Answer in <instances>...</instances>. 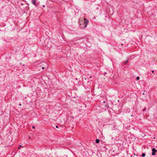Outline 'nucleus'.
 Listing matches in <instances>:
<instances>
[{"label": "nucleus", "mask_w": 157, "mask_h": 157, "mask_svg": "<svg viewBox=\"0 0 157 157\" xmlns=\"http://www.w3.org/2000/svg\"><path fill=\"white\" fill-rule=\"evenodd\" d=\"M19 105L20 106H21V104H19Z\"/></svg>", "instance_id": "obj_13"}, {"label": "nucleus", "mask_w": 157, "mask_h": 157, "mask_svg": "<svg viewBox=\"0 0 157 157\" xmlns=\"http://www.w3.org/2000/svg\"><path fill=\"white\" fill-rule=\"evenodd\" d=\"M152 150V152L151 154L153 155H155V153L157 152V150H156L155 148H153Z\"/></svg>", "instance_id": "obj_2"}, {"label": "nucleus", "mask_w": 157, "mask_h": 157, "mask_svg": "<svg viewBox=\"0 0 157 157\" xmlns=\"http://www.w3.org/2000/svg\"><path fill=\"white\" fill-rule=\"evenodd\" d=\"M152 73H154V71H152Z\"/></svg>", "instance_id": "obj_14"}, {"label": "nucleus", "mask_w": 157, "mask_h": 157, "mask_svg": "<svg viewBox=\"0 0 157 157\" xmlns=\"http://www.w3.org/2000/svg\"><path fill=\"white\" fill-rule=\"evenodd\" d=\"M21 147H23V146H22L21 145H20L18 147V149H20V148Z\"/></svg>", "instance_id": "obj_7"}, {"label": "nucleus", "mask_w": 157, "mask_h": 157, "mask_svg": "<svg viewBox=\"0 0 157 157\" xmlns=\"http://www.w3.org/2000/svg\"><path fill=\"white\" fill-rule=\"evenodd\" d=\"M103 102L105 103V101H104Z\"/></svg>", "instance_id": "obj_16"}, {"label": "nucleus", "mask_w": 157, "mask_h": 157, "mask_svg": "<svg viewBox=\"0 0 157 157\" xmlns=\"http://www.w3.org/2000/svg\"><path fill=\"white\" fill-rule=\"evenodd\" d=\"M88 22V20L86 19L85 18H84V19H82V20H80V21L78 23L80 25L79 26L80 28H82V25L83 24L84 25V26L83 27V29H85L86 27Z\"/></svg>", "instance_id": "obj_1"}, {"label": "nucleus", "mask_w": 157, "mask_h": 157, "mask_svg": "<svg viewBox=\"0 0 157 157\" xmlns=\"http://www.w3.org/2000/svg\"><path fill=\"white\" fill-rule=\"evenodd\" d=\"M128 60H127L124 61V64H125L127 63H128Z\"/></svg>", "instance_id": "obj_6"}, {"label": "nucleus", "mask_w": 157, "mask_h": 157, "mask_svg": "<svg viewBox=\"0 0 157 157\" xmlns=\"http://www.w3.org/2000/svg\"><path fill=\"white\" fill-rule=\"evenodd\" d=\"M36 0H32V3L36 6Z\"/></svg>", "instance_id": "obj_3"}, {"label": "nucleus", "mask_w": 157, "mask_h": 157, "mask_svg": "<svg viewBox=\"0 0 157 157\" xmlns=\"http://www.w3.org/2000/svg\"><path fill=\"white\" fill-rule=\"evenodd\" d=\"M42 69H44V67H42Z\"/></svg>", "instance_id": "obj_11"}, {"label": "nucleus", "mask_w": 157, "mask_h": 157, "mask_svg": "<svg viewBox=\"0 0 157 157\" xmlns=\"http://www.w3.org/2000/svg\"><path fill=\"white\" fill-rule=\"evenodd\" d=\"M56 128H58V126H56Z\"/></svg>", "instance_id": "obj_12"}, {"label": "nucleus", "mask_w": 157, "mask_h": 157, "mask_svg": "<svg viewBox=\"0 0 157 157\" xmlns=\"http://www.w3.org/2000/svg\"><path fill=\"white\" fill-rule=\"evenodd\" d=\"M95 142L96 143H98L99 142L100 140L98 139H97L96 140Z\"/></svg>", "instance_id": "obj_4"}, {"label": "nucleus", "mask_w": 157, "mask_h": 157, "mask_svg": "<svg viewBox=\"0 0 157 157\" xmlns=\"http://www.w3.org/2000/svg\"><path fill=\"white\" fill-rule=\"evenodd\" d=\"M145 155H145V153H142V154L141 155H142V157H145Z\"/></svg>", "instance_id": "obj_5"}, {"label": "nucleus", "mask_w": 157, "mask_h": 157, "mask_svg": "<svg viewBox=\"0 0 157 157\" xmlns=\"http://www.w3.org/2000/svg\"><path fill=\"white\" fill-rule=\"evenodd\" d=\"M146 109V108L145 107L144 109H143V111H145Z\"/></svg>", "instance_id": "obj_9"}, {"label": "nucleus", "mask_w": 157, "mask_h": 157, "mask_svg": "<svg viewBox=\"0 0 157 157\" xmlns=\"http://www.w3.org/2000/svg\"><path fill=\"white\" fill-rule=\"evenodd\" d=\"M140 79V78L139 77H136V79L137 80H139Z\"/></svg>", "instance_id": "obj_8"}, {"label": "nucleus", "mask_w": 157, "mask_h": 157, "mask_svg": "<svg viewBox=\"0 0 157 157\" xmlns=\"http://www.w3.org/2000/svg\"><path fill=\"white\" fill-rule=\"evenodd\" d=\"M91 76H90V78H91Z\"/></svg>", "instance_id": "obj_15"}, {"label": "nucleus", "mask_w": 157, "mask_h": 157, "mask_svg": "<svg viewBox=\"0 0 157 157\" xmlns=\"http://www.w3.org/2000/svg\"><path fill=\"white\" fill-rule=\"evenodd\" d=\"M35 128V126H33V127H32V128H33V129H34V128Z\"/></svg>", "instance_id": "obj_10"}]
</instances>
